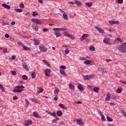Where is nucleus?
Wrapping results in <instances>:
<instances>
[{
    "label": "nucleus",
    "instance_id": "f257e3e1",
    "mask_svg": "<svg viewBox=\"0 0 126 126\" xmlns=\"http://www.w3.org/2000/svg\"><path fill=\"white\" fill-rule=\"evenodd\" d=\"M25 87L23 86H17L15 87V89L13 90V92L14 93H20L23 91V89H24Z\"/></svg>",
    "mask_w": 126,
    "mask_h": 126
},
{
    "label": "nucleus",
    "instance_id": "f03ea898",
    "mask_svg": "<svg viewBox=\"0 0 126 126\" xmlns=\"http://www.w3.org/2000/svg\"><path fill=\"white\" fill-rule=\"evenodd\" d=\"M118 50L121 53H124L126 54V48L124 46V45H120L118 46Z\"/></svg>",
    "mask_w": 126,
    "mask_h": 126
},
{
    "label": "nucleus",
    "instance_id": "7ed1b4c3",
    "mask_svg": "<svg viewBox=\"0 0 126 126\" xmlns=\"http://www.w3.org/2000/svg\"><path fill=\"white\" fill-rule=\"evenodd\" d=\"M39 48L40 52H42L43 53H45V52H47V51H48V48L44 45L39 46Z\"/></svg>",
    "mask_w": 126,
    "mask_h": 126
},
{
    "label": "nucleus",
    "instance_id": "20e7f679",
    "mask_svg": "<svg viewBox=\"0 0 126 126\" xmlns=\"http://www.w3.org/2000/svg\"><path fill=\"white\" fill-rule=\"evenodd\" d=\"M97 70L99 72H102V74H105V73H108V70L104 68V67H98Z\"/></svg>",
    "mask_w": 126,
    "mask_h": 126
},
{
    "label": "nucleus",
    "instance_id": "39448f33",
    "mask_svg": "<svg viewBox=\"0 0 126 126\" xmlns=\"http://www.w3.org/2000/svg\"><path fill=\"white\" fill-rule=\"evenodd\" d=\"M94 77H95V74H92L90 75H85L84 76V80H89V79L94 78Z\"/></svg>",
    "mask_w": 126,
    "mask_h": 126
},
{
    "label": "nucleus",
    "instance_id": "423d86ee",
    "mask_svg": "<svg viewBox=\"0 0 126 126\" xmlns=\"http://www.w3.org/2000/svg\"><path fill=\"white\" fill-rule=\"evenodd\" d=\"M94 28L98 31L99 33H101V34H104L105 33V31L98 26H95Z\"/></svg>",
    "mask_w": 126,
    "mask_h": 126
},
{
    "label": "nucleus",
    "instance_id": "0eeeda50",
    "mask_svg": "<svg viewBox=\"0 0 126 126\" xmlns=\"http://www.w3.org/2000/svg\"><path fill=\"white\" fill-rule=\"evenodd\" d=\"M32 22L35 23L36 24H38L39 25H42L43 23L40 21V20H38V19H32Z\"/></svg>",
    "mask_w": 126,
    "mask_h": 126
},
{
    "label": "nucleus",
    "instance_id": "6e6552de",
    "mask_svg": "<svg viewBox=\"0 0 126 126\" xmlns=\"http://www.w3.org/2000/svg\"><path fill=\"white\" fill-rule=\"evenodd\" d=\"M63 35L66 37H68V38H70L71 40H74L75 38L72 36V35H70L69 33H67L66 32H64L63 33Z\"/></svg>",
    "mask_w": 126,
    "mask_h": 126
},
{
    "label": "nucleus",
    "instance_id": "1a4fd4ad",
    "mask_svg": "<svg viewBox=\"0 0 126 126\" xmlns=\"http://www.w3.org/2000/svg\"><path fill=\"white\" fill-rule=\"evenodd\" d=\"M33 122L32 120H26L25 121V126H29L32 125Z\"/></svg>",
    "mask_w": 126,
    "mask_h": 126
},
{
    "label": "nucleus",
    "instance_id": "9d476101",
    "mask_svg": "<svg viewBox=\"0 0 126 126\" xmlns=\"http://www.w3.org/2000/svg\"><path fill=\"white\" fill-rule=\"evenodd\" d=\"M53 30L54 31H58V30H60V31H66L67 29L65 28H53Z\"/></svg>",
    "mask_w": 126,
    "mask_h": 126
},
{
    "label": "nucleus",
    "instance_id": "9b49d317",
    "mask_svg": "<svg viewBox=\"0 0 126 126\" xmlns=\"http://www.w3.org/2000/svg\"><path fill=\"white\" fill-rule=\"evenodd\" d=\"M110 38L108 37H105L103 39V43H105V44H107V45H111L112 44L110 43Z\"/></svg>",
    "mask_w": 126,
    "mask_h": 126
},
{
    "label": "nucleus",
    "instance_id": "f8f14e48",
    "mask_svg": "<svg viewBox=\"0 0 126 126\" xmlns=\"http://www.w3.org/2000/svg\"><path fill=\"white\" fill-rule=\"evenodd\" d=\"M32 27L34 31H38L39 27L38 26V25L36 24H32Z\"/></svg>",
    "mask_w": 126,
    "mask_h": 126
},
{
    "label": "nucleus",
    "instance_id": "ddd939ff",
    "mask_svg": "<svg viewBox=\"0 0 126 126\" xmlns=\"http://www.w3.org/2000/svg\"><path fill=\"white\" fill-rule=\"evenodd\" d=\"M46 113H48L49 115H50V116H52V117H54V118H57V114H56V112H53V113L51 112V111H49L46 110Z\"/></svg>",
    "mask_w": 126,
    "mask_h": 126
},
{
    "label": "nucleus",
    "instance_id": "4468645a",
    "mask_svg": "<svg viewBox=\"0 0 126 126\" xmlns=\"http://www.w3.org/2000/svg\"><path fill=\"white\" fill-rule=\"evenodd\" d=\"M77 124L79 126H84V124H83V122L81 119H78L77 120Z\"/></svg>",
    "mask_w": 126,
    "mask_h": 126
},
{
    "label": "nucleus",
    "instance_id": "2eb2a0df",
    "mask_svg": "<svg viewBox=\"0 0 126 126\" xmlns=\"http://www.w3.org/2000/svg\"><path fill=\"white\" fill-rule=\"evenodd\" d=\"M31 101L33 103H35V104H40V101L35 98H31Z\"/></svg>",
    "mask_w": 126,
    "mask_h": 126
},
{
    "label": "nucleus",
    "instance_id": "dca6fc26",
    "mask_svg": "<svg viewBox=\"0 0 126 126\" xmlns=\"http://www.w3.org/2000/svg\"><path fill=\"white\" fill-rule=\"evenodd\" d=\"M33 41L34 42V45H35V46H38V45L40 44V40L38 39L34 38L33 39Z\"/></svg>",
    "mask_w": 126,
    "mask_h": 126
},
{
    "label": "nucleus",
    "instance_id": "f3484780",
    "mask_svg": "<svg viewBox=\"0 0 126 126\" xmlns=\"http://www.w3.org/2000/svg\"><path fill=\"white\" fill-rule=\"evenodd\" d=\"M2 6L4 7V8H6V9L9 10L10 9V6L5 4V3H2Z\"/></svg>",
    "mask_w": 126,
    "mask_h": 126
},
{
    "label": "nucleus",
    "instance_id": "a211bd4d",
    "mask_svg": "<svg viewBox=\"0 0 126 126\" xmlns=\"http://www.w3.org/2000/svg\"><path fill=\"white\" fill-rule=\"evenodd\" d=\"M111 98V94L107 93L106 94V97L105 98L106 101H110V98Z\"/></svg>",
    "mask_w": 126,
    "mask_h": 126
},
{
    "label": "nucleus",
    "instance_id": "6ab92c4d",
    "mask_svg": "<svg viewBox=\"0 0 126 126\" xmlns=\"http://www.w3.org/2000/svg\"><path fill=\"white\" fill-rule=\"evenodd\" d=\"M88 37V34H83L82 37L80 38V41H84L85 38H87Z\"/></svg>",
    "mask_w": 126,
    "mask_h": 126
},
{
    "label": "nucleus",
    "instance_id": "aec40b11",
    "mask_svg": "<svg viewBox=\"0 0 126 126\" xmlns=\"http://www.w3.org/2000/svg\"><path fill=\"white\" fill-rule=\"evenodd\" d=\"M78 88L79 90H80L81 92H82V91H83V90H84V89L83 88V85H82L81 84L78 85Z\"/></svg>",
    "mask_w": 126,
    "mask_h": 126
},
{
    "label": "nucleus",
    "instance_id": "412c9836",
    "mask_svg": "<svg viewBox=\"0 0 126 126\" xmlns=\"http://www.w3.org/2000/svg\"><path fill=\"white\" fill-rule=\"evenodd\" d=\"M54 34L56 35V38H59V37H61V36H62L61 33L59 32L58 31L55 32Z\"/></svg>",
    "mask_w": 126,
    "mask_h": 126
},
{
    "label": "nucleus",
    "instance_id": "4be33fe9",
    "mask_svg": "<svg viewBox=\"0 0 126 126\" xmlns=\"http://www.w3.org/2000/svg\"><path fill=\"white\" fill-rule=\"evenodd\" d=\"M38 90L39 91L36 92L37 95L40 94V93H42L43 91H44V89H43V88H38Z\"/></svg>",
    "mask_w": 126,
    "mask_h": 126
},
{
    "label": "nucleus",
    "instance_id": "5701e85b",
    "mask_svg": "<svg viewBox=\"0 0 126 126\" xmlns=\"http://www.w3.org/2000/svg\"><path fill=\"white\" fill-rule=\"evenodd\" d=\"M60 72L63 76H66V74H65V71L64 70L61 69L60 70Z\"/></svg>",
    "mask_w": 126,
    "mask_h": 126
},
{
    "label": "nucleus",
    "instance_id": "b1692460",
    "mask_svg": "<svg viewBox=\"0 0 126 126\" xmlns=\"http://www.w3.org/2000/svg\"><path fill=\"white\" fill-rule=\"evenodd\" d=\"M33 117H34V118H36V119H41V117H40V116H39V114H37V112H33Z\"/></svg>",
    "mask_w": 126,
    "mask_h": 126
},
{
    "label": "nucleus",
    "instance_id": "393cba45",
    "mask_svg": "<svg viewBox=\"0 0 126 126\" xmlns=\"http://www.w3.org/2000/svg\"><path fill=\"white\" fill-rule=\"evenodd\" d=\"M22 47L25 51H31V48L28 47L27 46H25V45H23Z\"/></svg>",
    "mask_w": 126,
    "mask_h": 126
},
{
    "label": "nucleus",
    "instance_id": "a878e982",
    "mask_svg": "<svg viewBox=\"0 0 126 126\" xmlns=\"http://www.w3.org/2000/svg\"><path fill=\"white\" fill-rule=\"evenodd\" d=\"M86 5L87 6H88V7H91V6H92V5H93V3L91 2H86L85 3Z\"/></svg>",
    "mask_w": 126,
    "mask_h": 126
},
{
    "label": "nucleus",
    "instance_id": "bb28decb",
    "mask_svg": "<svg viewBox=\"0 0 126 126\" xmlns=\"http://www.w3.org/2000/svg\"><path fill=\"white\" fill-rule=\"evenodd\" d=\"M54 93L57 96L60 93V90L58 88L56 89Z\"/></svg>",
    "mask_w": 126,
    "mask_h": 126
},
{
    "label": "nucleus",
    "instance_id": "cd10ccee",
    "mask_svg": "<svg viewBox=\"0 0 126 126\" xmlns=\"http://www.w3.org/2000/svg\"><path fill=\"white\" fill-rule=\"evenodd\" d=\"M14 11H15V12H18L19 13H20L21 12H23V10L21 9H14Z\"/></svg>",
    "mask_w": 126,
    "mask_h": 126
},
{
    "label": "nucleus",
    "instance_id": "c85d7f7f",
    "mask_svg": "<svg viewBox=\"0 0 126 126\" xmlns=\"http://www.w3.org/2000/svg\"><path fill=\"white\" fill-rule=\"evenodd\" d=\"M69 87L71 89V90H74V89H75V87H74V85H73L71 83L69 84Z\"/></svg>",
    "mask_w": 126,
    "mask_h": 126
},
{
    "label": "nucleus",
    "instance_id": "c756f323",
    "mask_svg": "<svg viewBox=\"0 0 126 126\" xmlns=\"http://www.w3.org/2000/svg\"><path fill=\"white\" fill-rule=\"evenodd\" d=\"M57 114L58 117H62V116H63V112L61 110H59L57 111Z\"/></svg>",
    "mask_w": 126,
    "mask_h": 126
},
{
    "label": "nucleus",
    "instance_id": "7c9ffc66",
    "mask_svg": "<svg viewBox=\"0 0 126 126\" xmlns=\"http://www.w3.org/2000/svg\"><path fill=\"white\" fill-rule=\"evenodd\" d=\"M63 18L64 19V20H67L68 18H67V15L65 13H63Z\"/></svg>",
    "mask_w": 126,
    "mask_h": 126
},
{
    "label": "nucleus",
    "instance_id": "2f4dec72",
    "mask_svg": "<svg viewBox=\"0 0 126 126\" xmlns=\"http://www.w3.org/2000/svg\"><path fill=\"white\" fill-rule=\"evenodd\" d=\"M75 2L77 5H78V6H81L82 5V3H81V2L78 0H75Z\"/></svg>",
    "mask_w": 126,
    "mask_h": 126
},
{
    "label": "nucleus",
    "instance_id": "473e14b6",
    "mask_svg": "<svg viewBox=\"0 0 126 126\" xmlns=\"http://www.w3.org/2000/svg\"><path fill=\"white\" fill-rule=\"evenodd\" d=\"M25 102H26V104L25 105V107L26 108H28V106L30 104L29 101H28V100L27 99H25Z\"/></svg>",
    "mask_w": 126,
    "mask_h": 126
},
{
    "label": "nucleus",
    "instance_id": "72a5a7b5",
    "mask_svg": "<svg viewBox=\"0 0 126 126\" xmlns=\"http://www.w3.org/2000/svg\"><path fill=\"white\" fill-rule=\"evenodd\" d=\"M84 63L85 64H90L91 63V60H86L84 62Z\"/></svg>",
    "mask_w": 126,
    "mask_h": 126
},
{
    "label": "nucleus",
    "instance_id": "f704fd0d",
    "mask_svg": "<svg viewBox=\"0 0 126 126\" xmlns=\"http://www.w3.org/2000/svg\"><path fill=\"white\" fill-rule=\"evenodd\" d=\"M99 88L95 87L93 89V90L94 92H95V93H98V92H99Z\"/></svg>",
    "mask_w": 126,
    "mask_h": 126
},
{
    "label": "nucleus",
    "instance_id": "c9c22d12",
    "mask_svg": "<svg viewBox=\"0 0 126 126\" xmlns=\"http://www.w3.org/2000/svg\"><path fill=\"white\" fill-rule=\"evenodd\" d=\"M44 72H45V73H51V70L50 69H46L44 70Z\"/></svg>",
    "mask_w": 126,
    "mask_h": 126
},
{
    "label": "nucleus",
    "instance_id": "e433bc0d",
    "mask_svg": "<svg viewBox=\"0 0 126 126\" xmlns=\"http://www.w3.org/2000/svg\"><path fill=\"white\" fill-rule=\"evenodd\" d=\"M122 91H123V89L122 88H119L117 90V93L120 94V93H122Z\"/></svg>",
    "mask_w": 126,
    "mask_h": 126
},
{
    "label": "nucleus",
    "instance_id": "4c0bfd02",
    "mask_svg": "<svg viewBox=\"0 0 126 126\" xmlns=\"http://www.w3.org/2000/svg\"><path fill=\"white\" fill-rule=\"evenodd\" d=\"M31 76H32V79H34V78L36 77V73H35V72H33L32 73Z\"/></svg>",
    "mask_w": 126,
    "mask_h": 126
},
{
    "label": "nucleus",
    "instance_id": "58836bf2",
    "mask_svg": "<svg viewBox=\"0 0 126 126\" xmlns=\"http://www.w3.org/2000/svg\"><path fill=\"white\" fill-rule=\"evenodd\" d=\"M22 78L23 79V80H27L28 79V77L25 75H24L22 76Z\"/></svg>",
    "mask_w": 126,
    "mask_h": 126
},
{
    "label": "nucleus",
    "instance_id": "ea45409f",
    "mask_svg": "<svg viewBox=\"0 0 126 126\" xmlns=\"http://www.w3.org/2000/svg\"><path fill=\"white\" fill-rule=\"evenodd\" d=\"M0 89L2 90L3 92H5V90H4V88H3V86L1 84H0Z\"/></svg>",
    "mask_w": 126,
    "mask_h": 126
},
{
    "label": "nucleus",
    "instance_id": "a19ab883",
    "mask_svg": "<svg viewBox=\"0 0 126 126\" xmlns=\"http://www.w3.org/2000/svg\"><path fill=\"white\" fill-rule=\"evenodd\" d=\"M116 40L118 41V42H120V43H123L124 42V40L121 38H117Z\"/></svg>",
    "mask_w": 126,
    "mask_h": 126
},
{
    "label": "nucleus",
    "instance_id": "79ce46f5",
    "mask_svg": "<svg viewBox=\"0 0 126 126\" xmlns=\"http://www.w3.org/2000/svg\"><path fill=\"white\" fill-rule=\"evenodd\" d=\"M64 52L66 55H68V54H69V50L68 48H66L64 50Z\"/></svg>",
    "mask_w": 126,
    "mask_h": 126
},
{
    "label": "nucleus",
    "instance_id": "37998d69",
    "mask_svg": "<svg viewBox=\"0 0 126 126\" xmlns=\"http://www.w3.org/2000/svg\"><path fill=\"white\" fill-rule=\"evenodd\" d=\"M59 107H60V108H62V109H66L65 106H63V104L62 103L59 104Z\"/></svg>",
    "mask_w": 126,
    "mask_h": 126
},
{
    "label": "nucleus",
    "instance_id": "c03bdc74",
    "mask_svg": "<svg viewBox=\"0 0 126 126\" xmlns=\"http://www.w3.org/2000/svg\"><path fill=\"white\" fill-rule=\"evenodd\" d=\"M32 15V16H37L38 15V12H33Z\"/></svg>",
    "mask_w": 126,
    "mask_h": 126
},
{
    "label": "nucleus",
    "instance_id": "a18cd8bd",
    "mask_svg": "<svg viewBox=\"0 0 126 126\" xmlns=\"http://www.w3.org/2000/svg\"><path fill=\"white\" fill-rule=\"evenodd\" d=\"M10 73H11L12 75H16V72L15 71H11Z\"/></svg>",
    "mask_w": 126,
    "mask_h": 126
},
{
    "label": "nucleus",
    "instance_id": "49530a36",
    "mask_svg": "<svg viewBox=\"0 0 126 126\" xmlns=\"http://www.w3.org/2000/svg\"><path fill=\"white\" fill-rule=\"evenodd\" d=\"M107 120L108 122H113V119L111 118L110 117H107Z\"/></svg>",
    "mask_w": 126,
    "mask_h": 126
},
{
    "label": "nucleus",
    "instance_id": "de8ad7c7",
    "mask_svg": "<svg viewBox=\"0 0 126 126\" xmlns=\"http://www.w3.org/2000/svg\"><path fill=\"white\" fill-rule=\"evenodd\" d=\"M79 60H80V61H86V58H85V57H80Z\"/></svg>",
    "mask_w": 126,
    "mask_h": 126
},
{
    "label": "nucleus",
    "instance_id": "09e8293b",
    "mask_svg": "<svg viewBox=\"0 0 126 126\" xmlns=\"http://www.w3.org/2000/svg\"><path fill=\"white\" fill-rule=\"evenodd\" d=\"M90 51H95V47L94 46H91L90 47Z\"/></svg>",
    "mask_w": 126,
    "mask_h": 126
},
{
    "label": "nucleus",
    "instance_id": "8fccbe9b",
    "mask_svg": "<svg viewBox=\"0 0 126 126\" xmlns=\"http://www.w3.org/2000/svg\"><path fill=\"white\" fill-rule=\"evenodd\" d=\"M111 99H112L113 100H116V99H117V96H116L115 95H112L111 97Z\"/></svg>",
    "mask_w": 126,
    "mask_h": 126
},
{
    "label": "nucleus",
    "instance_id": "3c124183",
    "mask_svg": "<svg viewBox=\"0 0 126 126\" xmlns=\"http://www.w3.org/2000/svg\"><path fill=\"white\" fill-rule=\"evenodd\" d=\"M60 68H61L62 69H65V68H66V66H64V65H61L60 66Z\"/></svg>",
    "mask_w": 126,
    "mask_h": 126
},
{
    "label": "nucleus",
    "instance_id": "603ef678",
    "mask_svg": "<svg viewBox=\"0 0 126 126\" xmlns=\"http://www.w3.org/2000/svg\"><path fill=\"white\" fill-rule=\"evenodd\" d=\"M87 86L89 88H90L91 89H93L94 88V86L92 85H88Z\"/></svg>",
    "mask_w": 126,
    "mask_h": 126
},
{
    "label": "nucleus",
    "instance_id": "864d4df0",
    "mask_svg": "<svg viewBox=\"0 0 126 126\" xmlns=\"http://www.w3.org/2000/svg\"><path fill=\"white\" fill-rule=\"evenodd\" d=\"M117 2H118V3L122 4V3H123V2H124V0H118Z\"/></svg>",
    "mask_w": 126,
    "mask_h": 126
},
{
    "label": "nucleus",
    "instance_id": "5fc2aeb1",
    "mask_svg": "<svg viewBox=\"0 0 126 126\" xmlns=\"http://www.w3.org/2000/svg\"><path fill=\"white\" fill-rule=\"evenodd\" d=\"M2 25L4 26V25H9V24L8 23L3 22L2 23Z\"/></svg>",
    "mask_w": 126,
    "mask_h": 126
},
{
    "label": "nucleus",
    "instance_id": "6e6d98bb",
    "mask_svg": "<svg viewBox=\"0 0 126 126\" xmlns=\"http://www.w3.org/2000/svg\"><path fill=\"white\" fill-rule=\"evenodd\" d=\"M56 118H57V117H56ZM58 120H59L58 118H57V119H53L52 120V123L54 124V123H56L58 121Z\"/></svg>",
    "mask_w": 126,
    "mask_h": 126
},
{
    "label": "nucleus",
    "instance_id": "4d7b16f0",
    "mask_svg": "<svg viewBox=\"0 0 126 126\" xmlns=\"http://www.w3.org/2000/svg\"><path fill=\"white\" fill-rule=\"evenodd\" d=\"M20 8H24L25 7L24 4L21 3L20 5Z\"/></svg>",
    "mask_w": 126,
    "mask_h": 126
},
{
    "label": "nucleus",
    "instance_id": "13d9d810",
    "mask_svg": "<svg viewBox=\"0 0 126 126\" xmlns=\"http://www.w3.org/2000/svg\"><path fill=\"white\" fill-rule=\"evenodd\" d=\"M17 43L18 45L22 46V47H23V45H24V44H23V43H22V42H21V41H18Z\"/></svg>",
    "mask_w": 126,
    "mask_h": 126
},
{
    "label": "nucleus",
    "instance_id": "bf43d9fd",
    "mask_svg": "<svg viewBox=\"0 0 126 126\" xmlns=\"http://www.w3.org/2000/svg\"><path fill=\"white\" fill-rule=\"evenodd\" d=\"M24 68H25V69H26V70H27V71H28V70H29V68H28V66H27V65L26 66H25V67H24Z\"/></svg>",
    "mask_w": 126,
    "mask_h": 126
},
{
    "label": "nucleus",
    "instance_id": "052dcab7",
    "mask_svg": "<svg viewBox=\"0 0 126 126\" xmlns=\"http://www.w3.org/2000/svg\"><path fill=\"white\" fill-rule=\"evenodd\" d=\"M101 117V120L102 121H106V119H105V116H104V115H102Z\"/></svg>",
    "mask_w": 126,
    "mask_h": 126
},
{
    "label": "nucleus",
    "instance_id": "680f3d73",
    "mask_svg": "<svg viewBox=\"0 0 126 126\" xmlns=\"http://www.w3.org/2000/svg\"><path fill=\"white\" fill-rule=\"evenodd\" d=\"M122 113L123 115H124V117H126V112L125 111H122Z\"/></svg>",
    "mask_w": 126,
    "mask_h": 126
},
{
    "label": "nucleus",
    "instance_id": "e2e57ef3",
    "mask_svg": "<svg viewBox=\"0 0 126 126\" xmlns=\"http://www.w3.org/2000/svg\"><path fill=\"white\" fill-rule=\"evenodd\" d=\"M3 53H7V49L6 48H4L3 49Z\"/></svg>",
    "mask_w": 126,
    "mask_h": 126
},
{
    "label": "nucleus",
    "instance_id": "0e129e2a",
    "mask_svg": "<svg viewBox=\"0 0 126 126\" xmlns=\"http://www.w3.org/2000/svg\"><path fill=\"white\" fill-rule=\"evenodd\" d=\"M122 73H123V74H125V75L126 77V70H122Z\"/></svg>",
    "mask_w": 126,
    "mask_h": 126
},
{
    "label": "nucleus",
    "instance_id": "69168bd1",
    "mask_svg": "<svg viewBox=\"0 0 126 126\" xmlns=\"http://www.w3.org/2000/svg\"><path fill=\"white\" fill-rule=\"evenodd\" d=\"M4 37L5 38H9V34H7V33H6L5 35H4Z\"/></svg>",
    "mask_w": 126,
    "mask_h": 126
},
{
    "label": "nucleus",
    "instance_id": "338daca9",
    "mask_svg": "<svg viewBox=\"0 0 126 126\" xmlns=\"http://www.w3.org/2000/svg\"><path fill=\"white\" fill-rule=\"evenodd\" d=\"M13 100H17L18 99V97H17V96H14L13 97Z\"/></svg>",
    "mask_w": 126,
    "mask_h": 126
},
{
    "label": "nucleus",
    "instance_id": "774afa93",
    "mask_svg": "<svg viewBox=\"0 0 126 126\" xmlns=\"http://www.w3.org/2000/svg\"><path fill=\"white\" fill-rule=\"evenodd\" d=\"M109 23H110L111 25H113V24H114V21H109Z\"/></svg>",
    "mask_w": 126,
    "mask_h": 126
}]
</instances>
